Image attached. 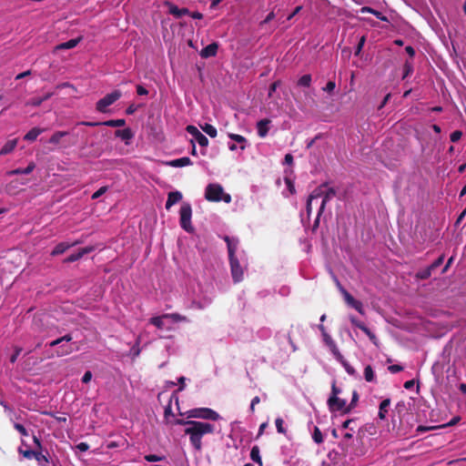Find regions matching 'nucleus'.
<instances>
[{
  "label": "nucleus",
  "mask_w": 466,
  "mask_h": 466,
  "mask_svg": "<svg viewBox=\"0 0 466 466\" xmlns=\"http://www.w3.org/2000/svg\"><path fill=\"white\" fill-rule=\"evenodd\" d=\"M190 428L185 429V434L189 436L190 443L196 451H199L202 449L201 439L206 434H211L215 431V426L208 422L197 421L189 423Z\"/></svg>",
  "instance_id": "obj_1"
},
{
  "label": "nucleus",
  "mask_w": 466,
  "mask_h": 466,
  "mask_svg": "<svg viewBox=\"0 0 466 466\" xmlns=\"http://www.w3.org/2000/svg\"><path fill=\"white\" fill-rule=\"evenodd\" d=\"M179 223L180 227L187 232L192 233L194 231V227L191 223L192 217V208L191 205L187 202H184L180 207L179 210Z\"/></svg>",
  "instance_id": "obj_2"
},
{
  "label": "nucleus",
  "mask_w": 466,
  "mask_h": 466,
  "mask_svg": "<svg viewBox=\"0 0 466 466\" xmlns=\"http://www.w3.org/2000/svg\"><path fill=\"white\" fill-rule=\"evenodd\" d=\"M122 96V92L118 89L106 95L103 98L99 99L96 104V109L100 113H106L107 107L113 105Z\"/></svg>",
  "instance_id": "obj_3"
},
{
  "label": "nucleus",
  "mask_w": 466,
  "mask_h": 466,
  "mask_svg": "<svg viewBox=\"0 0 466 466\" xmlns=\"http://www.w3.org/2000/svg\"><path fill=\"white\" fill-rule=\"evenodd\" d=\"M170 319L173 322L187 321V317L182 316L178 313H166L162 316L153 317L149 319V322L159 329H165L164 320Z\"/></svg>",
  "instance_id": "obj_4"
},
{
  "label": "nucleus",
  "mask_w": 466,
  "mask_h": 466,
  "mask_svg": "<svg viewBox=\"0 0 466 466\" xmlns=\"http://www.w3.org/2000/svg\"><path fill=\"white\" fill-rule=\"evenodd\" d=\"M187 418L217 420L219 418V415L209 408H197L187 411Z\"/></svg>",
  "instance_id": "obj_5"
},
{
  "label": "nucleus",
  "mask_w": 466,
  "mask_h": 466,
  "mask_svg": "<svg viewBox=\"0 0 466 466\" xmlns=\"http://www.w3.org/2000/svg\"><path fill=\"white\" fill-rule=\"evenodd\" d=\"M351 439H352V434L350 432H347L344 434V436L340 441L339 446L343 451L344 456H350V458H353V457H359V456L363 455L364 451L361 449L356 450V451L352 450V448L350 447V443Z\"/></svg>",
  "instance_id": "obj_6"
},
{
  "label": "nucleus",
  "mask_w": 466,
  "mask_h": 466,
  "mask_svg": "<svg viewBox=\"0 0 466 466\" xmlns=\"http://www.w3.org/2000/svg\"><path fill=\"white\" fill-rule=\"evenodd\" d=\"M223 190L219 184H208L205 190V198L210 202H219L222 199Z\"/></svg>",
  "instance_id": "obj_7"
},
{
  "label": "nucleus",
  "mask_w": 466,
  "mask_h": 466,
  "mask_svg": "<svg viewBox=\"0 0 466 466\" xmlns=\"http://www.w3.org/2000/svg\"><path fill=\"white\" fill-rule=\"evenodd\" d=\"M328 407L331 412L340 411L342 414H347V401L340 399L339 396H329L327 400Z\"/></svg>",
  "instance_id": "obj_8"
},
{
  "label": "nucleus",
  "mask_w": 466,
  "mask_h": 466,
  "mask_svg": "<svg viewBox=\"0 0 466 466\" xmlns=\"http://www.w3.org/2000/svg\"><path fill=\"white\" fill-rule=\"evenodd\" d=\"M231 276L235 283L243 280L244 272L238 258H229Z\"/></svg>",
  "instance_id": "obj_9"
},
{
  "label": "nucleus",
  "mask_w": 466,
  "mask_h": 466,
  "mask_svg": "<svg viewBox=\"0 0 466 466\" xmlns=\"http://www.w3.org/2000/svg\"><path fill=\"white\" fill-rule=\"evenodd\" d=\"M186 130L194 137L200 147H207L208 146V139L207 137L204 136L195 126L188 125L186 127Z\"/></svg>",
  "instance_id": "obj_10"
},
{
  "label": "nucleus",
  "mask_w": 466,
  "mask_h": 466,
  "mask_svg": "<svg viewBox=\"0 0 466 466\" xmlns=\"http://www.w3.org/2000/svg\"><path fill=\"white\" fill-rule=\"evenodd\" d=\"M323 341L326 344L327 347H329V350L331 351L332 355L336 360L342 359V354L339 352L336 342L333 340V339L330 337V335L324 334L322 336Z\"/></svg>",
  "instance_id": "obj_11"
},
{
  "label": "nucleus",
  "mask_w": 466,
  "mask_h": 466,
  "mask_svg": "<svg viewBox=\"0 0 466 466\" xmlns=\"http://www.w3.org/2000/svg\"><path fill=\"white\" fill-rule=\"evenodd\" d=\"M224 240L227 243L228 258H237L236 251L238 249V240L231 238L228 236H225Z\"/></svg>",
  "instance_id": "obj_12"
},
{
  "label": "nucleus",
  "mask_w": 466,
  "mask_h": 466,
  "mask_svg": "<svg viewBox=\"0 0 466 466\" xmlns=\"http://www.w3.org/2000/svg\"><path fill=\"white\" fill-rule=\"evenodd\" d=\"M218 44L214 42L208 45L200 51V56L203 58H208L215 56L218 53Z\"/></svg>",
  "instance_id": "obj_13"
},
{
  "label": "nucleus",
  "mask_w": 466,
  "mask_h": 466,
  "mask_svg": "<svg viewBox=\"0 0 466 466\" xmlns=\"http://www.w3.org/2000/svg\"><path fill=\"white\" fill-rule=\"evenodd\" d=\"M336 194H337V192H336L335 188H333V187H329L326 192H324L322 202H321V205L319 209V217H320L322 215V213L325 210L327 203L332 198H334L336 196Z\"/></svg>",
  "instance_id": "obj_14"
},
{
  "label": "nucleus",
  "mask_w": 466,
  "mask_h": 466,
  "mask_svg": "<svg viewBox=\"0 0 466 466\" xmlns=\"http://www.w3.org/2000/svg\"><path fill=\"white\" fill-rule=\"evenodd\" d=\"M270 123L271 120L268 118H263L257 123V131L258 137H265L268 135L269 129L268 126Z\"/></svg>",
  "instance_id": "obj_15"
},
{
  "label": "nucleus",
  "mask_w": 466,
  "mask_h": 466,
  "mask_svg": "<svg viewBox=\"0 0 466 466\" xmlns=\"http://www.w3.org/2000/svg\"><path fill=\"white\" fill-rule=\"evenodd\" d=\"M182 193L179 191L169 192L166 202V208L168 210L172 206L179 202L182 199Z\"/></svg>",
  "instance_id": "obj_16"
},
{
  "label": "nucleus",
  "mask_w": 466,
  "mask_h": 466,
  "mask_svg": "<svg viewBox=\"0 0 466 466\" xmlns=\"http://www.w3.org/2000/svg\"><path fill=\"white\" fill-rule=\"evenodd\" d=\"M167 5H168L169 14L174 15L176 18H180L182 15L190 14V11L186 7L178 8L177 5L170 3H167Z\"/></svg>",
  "instance_id": "obj_17"
},
{
  "label": "nucleus",
  "mask_w": 466,
  "mask_h": 466,
  "mask_svg": "<svg viewBox=\"0 0 466 466\" xmlns=\"http://www.w3.org/2000/svg\"><path fill=\"white\" fill-rule=\"evenodd\" d=\"M390 405V399H389V398L384 399L380 403L379 412H378V417L380 420H385L387 419L388 409H389Z\"/></svg>",
  "instance_id": "obj_18"
},
{
  "label": "nucleus",
  "mask_w": 466,
  "mask_h": 466,
  "mask_svg": "<svg viewBox=\"0 0 466 466\" xmlns=\"http://www.w3.org/2000/svg\"><path fill=\"white\" fill-rule=\"evenodd\" d=\"M189 165H192V161L188 157H183L168 162V166L172 167H182Z\"/></svg>",
  "instance_id": "obj_19"
},
{
  "label": "nucleus",
  "mask_w": 466,
  "mask_h": 466,
  "mask_svg": "<svg viewBox=\"0 0 466 466\" xmlns=\"http://www.w3.org/2000/svg\"><path fill=\"white\" fill-rule=\"evenodd\" d=\"M115 137H120L122 140L127 141L133 138L134 134L131 128L117 129L115 131Z\"/></svg>",
  "instance_id": "obj_20"
},
{
  "label": "nucleus",
  "mask_w": 466,
  "mask_h": 466,
  "mask_svg": "<svg viewBox=\"0 0 466 466\" xmlns=\"http://www.w3.org/2000/svg\"><path fill=\"white\" fill-rule=\"evenodd\" d=\"M91 250V248H81L80 250H78L77 252L74 253V254H71L70 256H68L64 262L66 263H71V262H75L78 259H80L85 254L88 253L89 251Z\"/></svg>",
  "instance_id": "obj_21"
},
{
  "label": "nucleus",
  "mask_w": 466,
  "mask_h": 466,
  "mask_svg": "<svg viewBox=\"0 0 466 466\" xmlns=\"http://www.w3.org/2000/svg\"><path fill=\"white\" fill-rule=\"evenodd\" d=\"M75 244H69L66 242L58 243L55 248L52 250L51 255L52 256H57L65 253L70 247L74 246Z\"/></svg>",
  "instance_id": "obj_22"
},
{
  "label": "nucleus",
  "mask_w": 466,
  "mask_h": 466,
  "mask_svg": "<svg viewBox=\"0 0 466 466\" xmlns=\"http://www.w3.org/2000/svg\"><path fill=\"white\" fill-rule=\"evenodd\" d=\"M35 168V164L30 162L25 168H16L7 172L8 175L29 174Z\"/></svg>",
  "instance_id": "obj_23"
},
{
  "label": "nucleus",
  "mask_w": 466,
  "mask_h": 466,
  "mask_svg": "<svg viewBox=\"0 0 466 466\" xmlns=\"http://www.w3.org/2000/svg\"><path fill=\"white\" fill-rule=\"evenodd\" d=\"M43 131L44 129L42 128L34 127L25 135L24 139L31 142L35 141L37 138V137L43 133Z\"/></svg>",
  "instance_id": "obj_24"
},
{
  "label": "nucleus",
  "mask_w": 466,
  "mask_h": 466,
  "mask_svg": "<svg viewBox=\"0 0 466 466\" xmlns=\"http://www.w3.org/2000/svg\"><path fill=\"white\" fill-rule=\"evenodd\" d=\"M259 452H260V451H259L258 446H257V445L253 446L250 451V459L253 461L257 462L259 466H262L263 463H262V460H261Z\"/></svg>",
  "instance_id": "obj_25"
},
{
  "label": "nucleus",
  "mask_w": 466,
  "mask_h": 466,
  "mask_svg": "<svg viewBox=\"0 0 466 466\" xmlns=\"http://www.w3.org/2000/svg\"><path fill=\"white\" fill-rule=\"evenodd\" d=\"M81 38L70 39L65 43H62L56 46V49H71L77 46Z\"/></svg>",
  "instance_id": "obj_26"
},
{
  "label": "nucleus",
  "mask_w": 466,
  "mask_h": 466,
  "mask_svg": "<svg viewBox=\"0 0 466 466\" xmlns=\"http://www.w3.org/2000/svg\"><path fill=\"white\" fill-rule=\"evenodd\" d=\"M34 459L37 461L39 466H47L49 463L47 456L43 454L40 451H35Z\"/></svg>",
  "instance_id": "obj_27"
},
{
  "label": "nucleus",
  "mask_w": 466,
  "mask_h": 466,
  "mask_svg": "<svg viewBox=\"0 0 466 466\" xmlns=\"http://www.w3.org/2000/svg\"><path fill=\"white\" fill-rule=\"evenodd\" d=\"M67 132L66 131H56L55 132L51 137L49 138V143L50 144H54V145H57L59 144L60 140L62 137L67 136Z\"/></svg>",
  "instance_id": "obj_28"
},
{
  "label": "nucleus",
  "mask_w": 466,
  "mask_h": 466,
  "mask_svg": "<svg viewBox=\"0 0 466 466\" xmlns=\"http://www.w3.org/2000/svg\"><path fill=\"white\" fill-rule=\"evenodd\" d=\"M364 378L368 382L375 381V373L370 365H367L364 369Z\"/></svg>",
  "instance_id": "obj_29"
},
{
  "label": "nucleus",
  "mask_w": 466,
  "mask_h": 466,
  "mask_svg": "<svg viewBox=\"0 0 466 466\" xmlns=\"http://www.w3.org/2000/svg\"><path fill=\"white\" fill-rule=\"evenodd\" d=\"M17 139L14 138L8 140L4 147H2V155L10 153L16 146Z\"/></svg>",
  "instance_id": "obj_30"
},
{
  "label": "nucleus",
  "mask_w": 466,
  "mask_h": 466,
  "mask_svg": "<svg viewBox=\"0 0 466 466\" xmlns=\"http://www.w3.org/2000/svg\"><path fill=\"white\" fill-rule=\"evenodd\" d=\"M125 125H126V120L123 118L111 119V120H106V121L103 122V126L111 127H123Z\"/></svg>",
  "instance_id": "obj_31"
},
{
  "label": "nucleus",
  "mask_w": 466,
  "mask_h": 466,
  "mask_svg": "<svg viewBox=\"0 0 466 466\" xmlns=\"http://www.w3.org/2000/svg\"><path fill=\"white\" fill-rule=\"evenodd\" d=\"M328 183L325 182L323 184H321L319 187H318L316 189H314L312 191V193L309 196V198H310L311 200H313L314 198H320L322 197L323 198V195H324V191H323V187H327Z\"/></svg>",
  "instance_id": "obj_32"
},
{
  "label": "nucleus",
  "mask_w": 466,
  "mask_h": 466,
  "mask_svg": "<svg viewBox=\"0 0 466 466\" xmlns=\"http://www.w3.org/2000/svg\"><path fill=\"white\" fill-rule=\"evenodd\" d=\"M201 129L210 137H216L218 135L216 127L210 124L206 123L204 126H201Z\"/></svg>",
  "instance_id": "obj_33"
},
{
  "label": "nucleus",
  "mask_w": 466,
  "mask_h": 466,
  "mask_svg": "<svg viewBox=\"0 0 466 466\" xmlns=\"http://www.w3.org/2000/svg\"><path fill=\"white\" fill-rule=\"evenodd\" d=\"M311 76L309 74L303 75L299 80H298V86H303V87H309L311 85Z\"/></svg>",
  "instance_id": "obj_34"
},
{
  "label": "nucleus",
  "mask_w": 466,
  "mask_h": 466,
  "mask_svg": "<svg viewBox=\"0 0 466 466\" xmlns=\"http://www.w3.org/2000/svg\"><path fill=\"white\" fill-rule=\"evenodd\" d=\"M433 270L431 268L430 266H428L427 268H423V269H420L419 270L417 273H416V277L420 279H429L431 276V272Z\"/></svg>",
  "instance_id": "obj_35"
},
{
  "label": "nucleus",
  "mask_w": 466,
  "mask_h": 466,
  "mask_svg": "<svg viewBox=\"0 0 466 466\" xmlns=\"http://www.w3.org/2000/svg\"><path fill=\"white\" fill-rule=\"evenodd\" d=\"M341 365L344 367L345 370L348 374L354 376L356 375L355 369L344 359L342 356V359L337 360Z\"/></svg>",
  "instance_id": "obj_36"
},
{
  "label": "nucleus",
  "mask_w": 466,
  "mask_h": 466,
  "mask_svg": "<svg viewBox=\"0 0 466 466\" xmlns=\"http://www.w3.org/2000/svg\"><path fill=\"white\" fill-rule=\"evenodd\" d=\"M73 352V349L70 345L63 344L59 346L56 350L58 356H66Z\"/></svg>",
  "instance_id": "obj_37"
},
{
  "label": "nucleus",
  "mask_w": 466,
  "mask_h": 466,
  "mask_svg": "<svg viewBox=\"0 0 466 466\" xmlns=\"http://www.w3.org/2000/svg\"><path fill=\"white\" fill-rule=\"evenodd\" d=\"M358 400H359V393L357 390H353L352 399H351L350 403L349 405L347 404L346 412L350 413L351 411V410H353L356 407Z\"/></svg>",
  "instance_id": "obj_38"
},
{
  "label": "nucleus",
  "mask_w": 466,
  "mask_h": 466,
  "mask_svg": "<svg viewBox=\"0 0 466 466\" xmlns=\"http://www.w3.org/2000/svg\"><path fill=\"white\" fill-rule=\"evenodd\" d=\"M228 137H229L232 140H234V141H236V142H238V143L241 144L240 148H241L242 150H243V149H245V147H246L245 143L247 142L246 137H243V136H241V135H238V134H229V135H228Z\"/></svg>",
  "instance_id": "obj_39"
},
{
  "label": "nucleus",
  "mask_w": 466,
  "mask_h": 466,
  "mask_svg": "<svg viewBox=\"0 0 466 466\" xmlns=\"http://www.w3.org/2000/svg\"><path fill=\"white\" fill-rule=\"evenodd\" d=\"M312 439L318 444H320V443L323 442L322 433H321L320 430L317 426L314 427V431H313V434H312Z\"/></svg>",
  "instance_id": "obj_40"
},
{
  "label": "nucleus",
  "mask_w": 466,
  "mask_h": 466,
  "mask_svg": "<svg viewBox=\"0 0 466 466\" xmlns=\"http://www.w3.org/2000/svg\"><path fill=\"white\" fill-rule=\"evenodd\" d=\"M340 290H341V292L343 294V297H344V299H345L346 303L349 306H351V304H353L357 300L346 289L341 288Z\"/></svg>",
  "instance_id": "obj_41"
},
{
  "label": "nucleus",
  "mask_w": 466,
  "mask_h": 466,
  "mask_svg": "<svg viewBox=\"0 0 466 466\" xmlns=\"http://www.w3.org/2000/svg\"><path fill=\"white\" fill-rule=\"evenodd\" d=\"M35 450H29V449H26V450H22L21 448L19 449V452L21 454H23V456L28 460H32L34 459L35 455Z\"/></svg>",
  "instance_id": "obj_42"
},
{
  "label": "nucleus",
  "mask_w": 466,
  "mask_h": 466,
  "mask_svg": "<svg viewBox=\"0 0 466 466\" xmlns=\"http://www.w3.org/2000/svg\"><path fill=\"white\" fill-rule=\"evenodd\" d=\"M361 330L369 337V339L375 345L377 344V337L375 336V334L373 332L370 331V329L367 326H365Z\"/></svg>",
  "instance_id": "obj_43"
},
{
  "label": "nucleus",
  "mask_w": 466,
  "mask_h": 466,
  "mask_svg": "<svg viewBox=\"0 0 466 466\" xmlns=\"http://www.w3.org/2000/svg\"><path fill=\"white\" fill-rule=\"evenodd\" d=\"M444 254L441 255L436 260H434L431 265V268L432 270L436 269L437 268H439L444 261Z\"/></svg>",
  "instance_id": "obj_44"
},
{
  "label": "nucleus",
  "mask_w": 466,
  "mask_h": 466,
  "mask_svg": "<svg viewBox=\"0 0 466 466\" xmlns=\"http://www.w3.org/2000/svg\"><path fill=\"white\" fill-rule=\"evenodd\" d=\"M413 71L412 64L409 61H406L403 66V78L408 76Z\"/></svg>",
  "instance_id": "obj_45"
},
{
  "label": "nucleus",
  "mask_w": 466,
  "mask_h": 466,
  "mask_svg": "<svg viewBox=\"0 0 466 466\" xmlns=\"http://www.w3.org/2000/svg\"><path fill=\"white\" fill-rule=\"evenodd\" d=\"M461 137L462 132L461 130H455L451 134L450 138L451 142L456 143L461 138Z\"/></svg>",
  "instance_id": "obj_46"
},
{
  "label": "nucleus",
  "mask_w": 466,
  "mask_h": 466,
  "mask_svg": "<svg viewBox=\"0 0 466 466\" xmlns=\"http://www.w3.org/2000/svg\"><path fill=\"white\" fill-rule=\"evenodd\" d=\"M275 423H276L278 432L285 434L286 430L283 427V423H284L283 420L281 418H277L275 420Z\"/></svg>",
  "instance_id": "obj_47"
},
{
  "label": "nucleus",
  "mask_w": 466,
  "mask_h": 466,
  "mask_svg": "<svg viewBox=\"0 0 466 466\" xmlns=\"http://www.w3.org/2000/svg\"><path fill=\"white\" fill-rule=\"evenodd\" d=\"M285 184L287 185L288 189L289 190L290 194H295V185L294 182L289 177H285Z\"/></svg>",
  "instance_id": "obj_48"
},
{
  "label": "nucleus",
  "mask_w": 466,
  "mask_h": 466,
  "mask_svg": "<svg viewBox=\"0 0 466 466\" xmlns=\"http://www.w3.org/2000/svg\"><path fill=\"white\" fill-rule=\"evenodd\" d=\"M365 41H366V37L363 35L360 37L357 46H356V49H355V56H359L360 53L361 52L363 46H364V44H365Z\"/></svg>",
  "instance_id": "obj_49"
},
{
  "label": "nucleus",
  "mask_w": 466,
  "mask_h": 466,
  "mask_svg": "<svg viewBox=\"0 0 466 466\" xmlns=\"http://www.w3.org/2000/svg\"><path fill=\"white\" fill-rule=\"evenodd\" d=\"M350 307L353 308L354 309H356L361 315H364V309H363V305H362L361 301L356 300L353 304H351Z\"/></svg>",
  "instance_id": "obj_50"
},
{
  "label": "nucleus",
  "mask_w": 466,
  "mask_h": 466,
  "mask_svg": "<svg viewBox=\"0 0 466 466\" xmlns=\"http://www.w3.org/2000/svg\"><path fill=\"white\" fill-rule=\"evenodd\" d=\"M145 460L149 462H155L162 461L163 458L156 454H148L145 456Z\"/></svg>",
  "instance_id": "obj_51"
},
{
  "label": "nucleus",
  "mask_w": 466,
  "mask_h": 466,
  "mask_svg": "<svg viewBox=\"0 0 466 466\" xmlns=\"http://www.w3.org/2000/svg\"><path fill=\"white\" fill-rule=\"evenodd\" d=\"M107 191V187H101L92 195V199H97Z\"/></svg>",
  "instance_id": "obj_52"
},
{
  "label": "nucleus",
  "mask_w": 466,
  "mask_h": 466,
  "mask_svg": "<svg viewBox=\"0 0 466 466\" xmlns=\"http://www.w3.org/2000/svg\"><path fill=\"white\" fill-rule=\"evenodd\" d=\"M281 82L280 80H277L275 82H273L270 86H269V89H268V96L270 97L272 96V94L277 90V88L280 86Z\"/></svg>",
  "instance_id": "obj_53"
},
{
  "label": "nucleus",
  "mask_w": 466,
  "mask_h": 466,
  "mask_svg": "<svg viewBox=\"0 0 466 466\" xmlns=\"http://www.w3.org/2000/svg\"><path fill=\"white\" fill-rule=\"evenodd\" d=\"M388 370L390 373L394 374L403 370V367L398 364H393L388 367Z\"/></svg>",
  "instance_id": "obj_54"
},
{
  "label": "nucleus",
  "mask_w": 466,
  "mask_h": 466,
  "mask_svg": "<svg viewBox=\"0 0 466 466\" xmlns=\"http://www.w3.org/2000/svg\"><path fill=\"white\" fill-rule=\"evenodd\" d=\"M336 87V84L334 81H329L326 86L323 87V90L328 93H331Z\"/></svg>",
  "instance_id": "obj_55"
},
{
  "label": "nucleus",
  "mask_w": 466,
  "mask_h": 466,
  "mask_svg": "<svg viewBox=\"0 0 466 466\" xmlns=\"http://www.w3.org/2000/svg\"><path fill=\"white\" fill-rule=\"evenodd\" d=\"M43 102H44V100H42V96L41 97H33L29 100L28 104L33 106H39Z\"/></svg>",
  "instance_id": "obj_56"
},
{
  "label": "nucleus",
  "mask_w": 466,
  "mask_h": 466,
  "mask_svg": "<svg viewBox=\"0 0 466 466\" xmlns=\"http://www.w3.org/2000/svg\"><path fill=\"white\" fill-rule=\"evenodd\" d=\"M195 420H185L183 419H177L175 420V424L177 425H185L187 428H190L191 425L189 423H194Z\"/></svg>",
  "instance_id": "obj_57"
},
{
  "label": "nucleus",
  "mask_w": 466,
  "mask_h": 466,
  "mask_svg": "<svg viewBox=\"0 0 466 466\" xmlns=\"http://www.w3.org/2000/svg\"><path fill=\"white\" fill-rule=\"evenodd\" d=\"M341 392V390L337 387L336 380H333L331 384V394L330 396H339V394Z\"/></svg>",
  "instance_id": "obj_58"
},
{
  "label": "nucleus",
  "mask_w": 466,
  "mask_h": 466,
  "mask_svg": "<svg viewBox=\"0 0 466 466\" xmlns=\"http://www.w3.org/2000/svg\"><path fill=\"white\" fill-rule=\"evenodd\" d=\"M350 321L355 327L359 328L360 330L366 326L363 322L358 320L354 317L350 318Z\"/></svg>",
  "instance_id": "obj_59"
},
{
  "label": "nucleus",
  "mask_w": 466,
  "mask_h": 466,
  "mask_svg": "<svg viewBox=\"0 0 466 466\" xmlns=\"http://www.w3.org/2000/svg\"><path fill=\"white\" fill-rule=\"evenodd\" d=\"M15 428L21 433V435L28 436L26 429L22 424L15 423Z\"/></svg>",
  "instance_id": "obj_60"
},
{
  "label": "nucleus",
  "mask_w": 466,
  "mask_h": 466,
  "mask_svg": "<svg viewBox=\"0 0 466 466\" xmlns=\"http://www.w3.org/2000/svg\"><path fill=\"white\" fill-rule=\"evenodd\" d=\"M137 93L138 96H146L148 94V91L143 86L137 85Z\"/></svg>",
  "instance_id": "obj_61"
},
{
  "label": "nucleus",
  "mask_w": 466,
  "mask_h": 466,
  "mask_svg": "<svg viewBox=\"0 0 466 466\" xmlns=\"http://www.w3.org/2000/svg\"><path fill=\"white\" fill-rule=\"evenodd\" d=\"M92 379V372L87 370L85 372V374L82 377V382L83 383H88Z\"/></svg>",
  "instance_id": "obj_62"
},
{
  "label": "nucleus",
  "mask_w": 466,
  "mask_h": 466,
  "mask_svg": "<svg viewBox=\"0 0 466 466\" xmlns=\"http://www.w3.org/2000/svg\"><path fill=\"white\" fill-rule=\"evenodd\" d=\"M137 109V106L134 104H131L127 106V108L126 109V114L127 115H133Z\"/></svg>",
  "instance_id": "obj_63"
},
{
  "label": "nucleus",
  "mask_w": 466,
  "mask_h": 466,
  "mask_svg": "<svg viewBox=\"0 0 466 466\" xmlns=\"http://www.w3.org/2000/svg\"><path fill=\"white\" fill-rule=\"evenodd\" d=\"M76 449L80 451H86L89 449V445L86 442H80L76 445Z\"/></svg>",
  "instance_id": "obj_64"
}]
</instances>
